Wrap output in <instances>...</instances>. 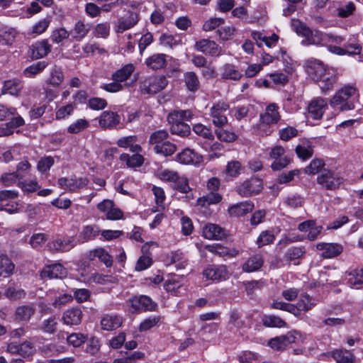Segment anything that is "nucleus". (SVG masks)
I'll list each match as a JSON object with an SVG mask.
<instances>
[{"instance_id":"nucleus-1","label":"nucleus","mask_w":363,"mask_h":363,"mask_svg":"<svg viewBox=\"0 0 363 363\" xmlns=\"http://www.w3.org/2000/svg\"><path fill=\"white\" fill-rule=\"evenodd\" d=\"M307 74L318 82V86L324 94L333 90L337 82V72L333 68L325 65L318 60H309L306 62Z\"/></svg>"},{"instance_id":"nucleus-2","label":"nucleus","mask_w":363,"mask_h":363,"mask_svg":"<svg viewBox=\"0 0 363 363\" xmlns=\"http://www.w3.org/2000/svg\"><path fill=\"white\" fill-rule=\"evenodd\" d=\"M167 84L168 80L164 76H147L140 79L139 89L143 94L152 95L165 89Z\"/></svg>"},{"instance_id":"nucleus-3","label":"nucleus","mask_w":363,"mask_h":363,"mask_svg":"<svg viewBox=\"0 0 363 363\" xmlns=\"http://www.w3.org/2000/svg\"><path fill=\"white\" fill-rule=\"evenodd\" d=\"M357 95V89L352 86H345L339 89L330 101V104L333 108L340 106V110L348 111L354 108L352 103L347 100Z\"/></svg>"},{"instance_id":"nucleus-4","label":"nucleus","mask_w":363,"mask_h":363,"mask_svg":"<svg viewBox=\"0 0 363 363\" xmlns=\"http://www.w3.org/2000/svg\"><path fill=\"white\" fill-rule=\"evenodd\" d=\"M220 180L216 177L210 178L206 184V188L209 191V194L197 200V204L201 206H205L211 204L219 203L222 196L217 192L220 187Z\"/></svg>"},{"instance_id":"nucleus-5","label":"nucleus","mask_w":363,"mask_h":363,"mask_svg":"<svg viewBox=\"0 0 363 363\" xmlns=\"http://www.w3.org/2000/svg\"><path fill=\"white\" fill-rule=\"evenodd\" d=\"M229 108V105L223 101H218L210 108L208 115L215 126L221 128L228 123L227 113Z\"/></svg>"},{"instance_id":"nucleus-6","label":"nucleus","mask_w":363,"mask_h":363,"mask_svg":"<svg viewBox=\"0 0 363 363\" xmlns=\"http://www.w3.org/2000/svg\"><path fill=\"white\" fill-rule=\"evenodd\" d=\"M269 157L273 160L271 168L275 171L285 168L291 162L290 157L286 154L285 149L281 145L272 147Z\"/></svg>"},{"instance_id":"nucleus-7","label":"nucleus","mask_w":363,"mask_h":363,"mask_svg":"<svg viewBox=\"0 0 363 363\" xmlns=\"http://www.w3.org/2000/svg\"><path fill=\"white\" fill-rule=\"evenodd\" d=\"M260 179L252 177L240 183L236 187V192L241 196L250 197L258 194L262 189Z\"/></svg>"},{"instance_id":"nucleus-8","label":"nucleus","mask_w":363,"mask_h":363,"mask_svg":"<svg viewBox=\"0 0 363 363\" xmlns=\"http://www.w3.org/2000/svg\"><path fill=\"white\" fill-rule=\"evenodd\" d=\"M343 179L333 171L324 170L317 177V182L322 188L335 190L342 183Z\"/></svg>"},{"instance_id":"nucleus-9","label":"nucleus","mask_w":363,"mask_h":363,"mask_svg":"<svg viewBox=\"0 0 363 363\" xmlns=\"http://www.w3.org/2000/svg\"><path fill=\"white\" fill-rule=\"evenodd\" d=\"M97 208L108 220H116L123 218V211L109 199H104L97 205Z\"/></svg>"},{"instance_id":"nucleus-10","label":"nucleus","mask_w":363,"mask_h":363,"mask_svg":"<svg viewBox=\"0 0 363 363\" xmlns=\"http://www.w3.org/2000/svg\"><path fill=\"white\" fill-rule=\"evenodd\" d=\"M297 331H290L286 335L272 338L268 342V345L275 350H284L289 345L296 342L299 337Z\"/></svg>"},{"instance_id":"nucleus-11","label":"nucleus","mask_w":363,"mask_h":363,"mask_svg":"<svg viewBox=\"0 0 363 363\" xmlns=\"http://www.w3.org/2000/svg\"><path fill=\"white\" fill-rule=\"evenodd\" d=\"M281 116L279 112V106L277 104L272 103L266 107L264 113L260 115L259 128L262 130V127L276 124L280 120Z\"/></svg>"},{"instance_id":"nucleus-12","label":"nucleus","mask_w":363,"mask_h":363,"mask_svg":"<svg viewBox=\"0 0 363 363\" xmlns=\"http://www.w3.org/2000/svg\"><path fill=\"white\" fill-rule=\"evenodd\" d=\"M194 48L197 51L213 57H218L223 54L222 48L215 41L209 39L196 41Z\"/></svg>"},{"instance_id":"nucleus-13","label":"nucleus","mask_w":363,"mask_h":363,"mask_svg":"<svg viewBox=\"0 0 363 363\" xmlns=\"http://www.w3.org/2000/svg\"><path fill=\"white\" fill-rule=\"evenodd\" d=\"M328 108L325 99L316 97L313 99L308 106V115L315 120L320 119Z\"/></svg>"},{"instance_id":"nucleus-14","label":"nucleus","mask_w":363,"mask_h":363,"mask_svg":"<svg viewBox=\"0 0 363 363\" xmlns=\"http://www.w3.org/2000/svg\"><path fill=\"white\" fill-rule=\"evenodd\" d=\"M164 289L174 296H181L186 291V288L183 284V279L176 275L169 277L164 281Z\"/></svg>"},{"instance_id":"nucleus-15","label":"nucleus","mask_w":363,"mask_h":363,"mask_svg":"<svg viewBox=\"0 0 363 363\" xmlns=\"http://www.w3.org/2000/svg\"><path fill=\"white\" fill-rule=\"evenodd\" d=\"M60 187L64 190L75 191L79 189L83 188L88 184V179L85 177L74 178H60L58 179Z\"/></svg>"},{"instance_id":"nucleus-16","label":"nucleus","mask_w":363,"mask_h":363,"mask_svg":"<svg viewBox=\"0 0 363 363\" xmlns=\"http://www.w3.org/2000/svg\"><path fill=\"white\" fill-rule=\"evenodd\" d=\"M202 235L208 240H222L227 236L225 229L214 223H207L202 228Z\"/></svg>"},{"instance_id":"nucleus-17","label":"nucleus","mask_w":363,"mask_h":363,"mask_svg":"<svg viewBox=\"0 0 363 363\" xmlns=\"http://www.w3.org/2000/svg\"><path fill=\"white\" fill-rule=\"evenodd\" d=\"M139 21V15L135 12H130L128 16L119 19L114 26V30L118 33L134 27Z\"/></svg>"},{"instance_id":"nucleus-18","label":"nucleus","mask_w":363,"mask_h":363,"mask_svg":"<svg viewBox=\"0 0 363 363\" xmlns=\"http://www.w3.org/2000/svg\"><path fill=\"white\" fill-rule=\"evenodd\" d=\"M318 250L322 251L321 256L325 259L335 257L340 255L343 250L341 245L337 243H318L316 245Z\"/></svg>"},{"instance_id":"nucleus-19","label":"nucleus","mask_w":363,"mask_h":363,"mask_svg":"<svg viewBox=\"0 0 363 363\" xmlns=\"http://www.w3.org/2000/svg\"><path fill=\"white\" fill-rule=\"evenodd\" d=\"M75 246L74 238L69 237L64 239H56L49 242L48 247L53 252H67Z\"/></svg>"},{"instance_id":"nucleus-20","label":"nucleus","mask_w":363,"mask_h":363,"mask_svg":"<svg viewBox=\"0 0 363 363\" xmlns=\"http://www.w3.org/2000/svg\"><path fill=\"white\" fill-rule=\"evenodd\" d=\"M67 269L61 264H53L45 267L40 275L43 278L62 279L67 276Z\"/></svg>"},{"instance_id":"nucleus-21","label":"nucleus","mask_w":363,"mask_h":363,"mask_svg":"<svg viewBox=\"0 0 363 363\" xmlns=\"http://www.w3.org/2000/svg\"><path fill=\"white\" fill-rule=\"evenodd\" d=\"M177 160L184 164H199L202 162V157L194 150L186 148L177 154Z\"/></svg>"},{"instance_id":"nucleus-22","label":"nucleus","mask_w":363,"mask_h":363,"mask_svg":"<svg viewBox=\"0 0 363 363\" xmlns=\"http://www.w3.org/2000/svg\"><path fill=\"white\" fill-rule=\"evenodd\" d=\"M23 88V84L21 80L18 79H8L3 83L1 94L17 97L20 96Z\"/></svg>"},{"instance_id":"nucleus-23","label":"nucleus","mask_w":363,"mask_h":363,"mask_svg":"<svg viewBox=\"0 0 363 363\" xmlns=\"http://www.w3.org/2000/svg\"><path fill=\"white\" fill-rule=\"evenodd\" d=\"M116 144L120 147L128 148L130 151L134 153H138L143 150L137 135L122 137L117 140Z\"/></svg>"},{"instance_id":"nucleus-24","label":"nucleus","mask_w":363,"mask_h":363,"mask_svg":"<svg viewBox=\"0 0 363 363\" xmlns=\"http://www.w3.org/2000/svg\"><path fill=\"white\" fill-rule=\"evenodd\" d=\"M83 317V313L80 308L72 307L66 310L62 315V320L67 325H79Z\"/></svg>"},{"instance_id":"nucleus-25","label":"nucleus","mask_w":363,"mask_h":363,"mask_svg":"<svg viewBox=\"0 0 363 363\" xmlns=\"http://www.w3.org/2000/svg\"><path fill=\"white\" fill-rule=\"evenodd\" d=\"M253 209L254 203L250 201H246L230 206L228 213L230 216L241 217L252 212Z\"/></svg>"},{"instance_id":"nucleus-26","label":"nucleus","mask_w":363,"mask_h":363,"mask_svg":"<svg viewBox=\"0 0 363 363\" xmlns=\"http://www.w3.org/2000/svg\"><path fill=\"white\" fill-rule=\"evenodd\" d=\"M101 329L106 331H111L118 328L122 324V318L115 314H106L101 319Z\"/></svg>"},{"instance_id":"nucleus-27","label":"nucleus","mask_w":363,"mask_h":363,"mask_svg":"<svg viewBox=\"0 0 363 363\" xmlns=\"http://www.w3.org/2000/svg\"><path fill=\"white\" fill-rule=\"evenodd\" d=\"M30 56L39 59L46 56L51 50V46L47 40L38 41L30 47Z\"/></svg>"},{"instance_id":"nucleus-28","label":"nucleus","mask_w":363,"mask_h":363,"mask_svg":"<svg viewBox=\"0 0 363 363\" xmlns=\"http://www.w3.org/2000/svg\"><path fill=\"white\" fill-rule=\"evenodd\" d=\"M220 75L223 79L233 81H238L243 76L235 65L229 63H226L220 67Z\"/></svg>"},{"instance_id":"nucleus-29","label":"nucleus","mask_w":363,"mask_h":363,"mask_svg":"<svg viewBox=\"0 0 363 363\" xmlns=\"http://www.w3.org/2000/svg\"><path fill=\"white\" fill-rule=\"evenodd\" d=\"M99 123L103 128H113L120 123V116L113 111H104L99 117Z\"/></svg>"},{"instance_id":"nucleus-30","label":"nucleus","mask_w":363,"mask_h":363,"mask_svg":"<svg viewBox=\"0 0 363 363\" xmlns=\"http://www.w3.org/2000/svg\"><path fill=\"white\" fill-rule=\"evenodd\" d=\"M87 257L89 260H94L97 258L107 267H111L113 264L112 257L104 248L99 247L89 251Z\"/></svg>"},{"instance_id":"nucleus-31","label":"nucleus","mask_w":363,"mask_h":363,"mask_svg":"<svg viewBox=\"0 0 363 363\" xmlns=\"http://www.w3.org/2000/svg\"><path fill=\"white\" fill-rule=\"evenodd\" d=\"M347 285L353 289H359L363 284V269H355L345 275Z\"/></svg>"},{"instance_id":"nucleus-32","label":"nucleus","mask_w":363,"mask_h":363,"mask_svg":"<svg viewBox=\"0 0 363 363\" xmlns=\"http://www.w3.org/2000/svg\"><path fill=\"white\" fill-rule=\"evenodd\" d=\"M135 70V67L133 64H127L114 72L111 75V79L122 84L131 77Z\"/></svg>"},{"instance_id":"nucleus-33","label":"nucleus","mask_w":363,"mask_h":363,"mask_svg":"<svg viewBox=\"0 0 363 363\" xmlns=\"http://www.w3.org/2000/svg\"><path fill=\"white\" fill-rule=\"evenodd\" d=\"M91 29L89 23H85L84 21L78 20L74 25L71 30L72 38L77 41H81L84 39Z\"/></svg>"},{"instance_id":"nucleus-34","label":"nucleus","mask_w":363,"mask_h":363,"mask_svg":"<svg viewBox=\"0 0 363 363\" xmlns=\"http://www.w3.org/2000/svg\"><path fill=\"white\" fill-rule=\"evenodd\" d=\"M226 274V269L223 266L209 267H207L203 272V274L206 278V279L212 281L221 280L225 279Z\"/></svg>"},{"instance_id":"nucleus-35","label":"nucleus","mask_w":363,"mask_h":363,"mask_svg":"<svg viewBox=\"0 0 363 363\" xmlns=\"http://www.w3.org/2000/svg\"><path fill=\"white\" fill-rule=\"evenodd\" d=\"M264 260L260 255H255L248 258L242 264V270L245 272H253L259 270L263 265Z\"/></svg>"},{"instance_id":"nucleus-36","label":"nucleus","mask_w":363,"mask_h":363,"mask_svg":"<svg viewBox=\"0 0 363 363\" xmlns=\"http://www.w3.org/2000/svg\"><path fill=\"white\" fill-rule=\"evenodd\" d=\"M166 57L162 53L154 54L145 60V65L154 70L162 69L166 65Z\"/></svg>"},{"instance_id":"nucleus-37","label":"nucleus","mask_w":363,"mask_h":363,"mask_svg":"<svg viewBox=\"0 0 363 363\" xmlns=\"http://www.w3.org/2000/svg\"><path fill=\"white\" fill-rule=\"evenodd\" d=\"M64 74L62 69L57 67H54L50 72L45 82L48 85L52 87H59L64 82Z\"/></svg>"},{"instance_id":"nucleus-38","label":"nucleus","mask_w":363,"mask_h":363,"mask_svg":"<svg viewBox=\"0 0 363 363\" xmlns=\"http://www.w3.org/2000/svg\"><path fill=\"white\" fill-rule=\"evenodd\" d=\"M296 152L299 158L306 160L313 154V146L308 140H302L296 147Z\"/></svg>"},{"instance_id":"nucleus-39","label":"nucleus","mask_w":363,"mask_h":363,"mask_svg":"<svg viewBox=\"0 0 363 363\" xmlns=\"http://www.w3.org/2000/svg\"><path fill=\"white\" fill-rule=\"evenodd\" d=\"M35 308L33 305H24L16 308V318L20 321L28 322L35 313Z\"/></svg>"},{"instance_id":"nucleus-40","label":"nucleus","mask_w":363,"mask_h":363,"mask_svg":"<svg viewBox=\"0 0 363 363\" xmlns=\"http://www.w3.org/2000/svg\"><path fill=\"white\" fill-rule=\"evenodd\" d=\"M101 233L99 227L96 225H87L82 228L79 238L83 242L95 239Z\"/></svg>"},{"instance_id":"nucleus-41","label":"nucleus","mask_w":363,"mask_h":363,"mask_svg":"<svg viewBox=\"0 0 363 363\" xmlns=\"http://www.w3.org/2000/svg\"><path fill=\"white\" fill-rule=\"evenodd\" d=\"M135 153L133 155H129L126 153H123L120 156V160L123 162H125L128 167L134 168L141 167L144 163L145 159L140 154Z\"/></svg>"},{"instance_id":"nucleus-42","label":"nucleus","mask_w":363,"mask_h":363,"mask_svg":"<svg viewBox=\"0 0 363 363\" xmlns=\"http://www.w3.org/2000/svg\"><path fill=\"white\" fill-rule=\"evenodd\" d=\"M331 355L337 363H354L355 360L354 355L346 350H336L331 353Z\"/></svg>"},{"instance_id":"nucleus-43","label":"nucleus","mask_w":363,"mask_h":363,"mask_svg":"<svg viewBox=\"0 0 363 363\" xmlns=\"http://www.w3.org/2000/svg\"><path fill=\"white\" fill-rule=\"evenodd\" d=\"M178 172L169 169H160L156 173V177L164 182L174 183L178 179Z\"/></svg>"},{"instance_id":"nucleus-44","label":"nucleus","mask_w":363,"mask_h":363,"mask_svg":"<svg viewBox=\"0 0 363 363\" xmlns=\"http://www.w3.org/2000/svg\"><path fill=\"white\" fill-rule=\"evenodd\" d=\"M18 35V32L13 28H5L0 31V38L6 45H11Z\"/></svg>"},{"instance_id":"nucleus-45","label":"nucleus","mask_w":363,"mask_h":363,"mask_svg":"<svg viewBox=\"0 0 363 363\" xmlns=\"http://www.w3.org/2000/svg\"><path fill=\"white\" fill-rule=\"evenodd\" d=\"M316 304L317 301L306 294L301 295L300 299L297 303L298 309L303 311H308L311 310Z\"/></svg>"},{"instance_id":"nucleus-46","label":"nucleus","mask_w":363,"mask_h":363,"mask_svg":"<svg viewBox=\"0 0 363 363\" xmlns=\"http://www.w3.org/2000/svg\"><path fill=\"white\" fill-rule=\"evenodd\" d=\"M325 34L319 30H311V33L306 37V41L311 45H324L325 41Z\"/></svg>"},{"instance_id":"nucleus-47","label":"nucleus","mask_w":363,"mask_h":363,"mask_svg":"<svg viewBox=\"0 0 363 363\" xmlns=\"http://www.w3.org/2000/svg\"><path fill=\"white\" fill-rule=\"evenodd\" d=\"M154 150L156 153L162 154L164 156H169L174 154L177 150L176 145L169 141H164L161 144L155 146Z\"/></svg>"},{"instance_id":"nucleus-48","label":"nucleus","mask_w":363,"mask_h":363,"mask_svg":"<svg viewBox=\"0 0 363 363\" xmlns=\"http://www.w3.org/2000/svg\"><path fill=\"white\" fill-rule=\"evenodd\" d=\"M242 164L239 161L232 160L228 162L224 173L227 177L235 178L241 172Z\"/></svg>"},{"instance_id":"nucleus-49","label":"nucleus","mask_w":363,"mask_h":363,"mask_svg":"<svg viewBox=\"0 0 363 363\" xmlns=\"http://www.w3.org/2000/svg\"><path fill=\"white\" fill-rule=\"evenodd\" d=\"M14 269V264L6 256H0V276H10Z\"/></svg>"},{"instance_id":"nucleus-50","label":"nucleus","mask_w":363,"mask_h":363,"mask_svg":"<svg viewBox=\"0 0 363 363\" xmlns=\"http://www.w3.org/2000/svg\"><path fill=\"white\" fill-rule=\"evenodd\" d=\"M47 65V63L44 61L38 62L26 68L23 72L24 74L27 77H33L43 72Z\"/></svg>"},{"instance_id":"nucleus-51","label":"nucleus","mask_w":363,"mask_h":363,"mask_svg":"<svg viewBox=\"0 0 363 363\" xmlns=\"http://www.w3.org/2000/svg\"><path fill=\"white\" fill-rule=\"evenodd\" d=\"M291 27L298 35H301L305 38L311 33V29L298 19L294 18L291 20Z\"/></svg>"},{"instance_id":"nucleus-52","label":"nucleus","mask_w":363,"mask_h":363,"mask_svg":"<svg viewBox=\"0 0 363 363\" xmlns=\"http://www.w3.org/2000/svg\"><path fill=\"white\" fill-rule=\"evenodd\" d=\"M184 81L187 89L191 91H195L199 87V79L193 72H189L184 74Z\"/></svg>"},{"instance_id":"nucleus-53","label":"nucleus","mask_w":363,"mask_h":363,"mask_svg":"<svg viewBox=\"0 0 363 363\" xmlns=\"http://www.w3.org/2000/svg\"><path fill=\"white\" fill-rule=\"evenodd\" d=\"M89 126V122L84 118L77 120L67 128L69 133L76 134L82 132Z\"/></svg>"},{"instance_id":"nucleus-54","label":"nucleus","mask_w":363,"mask_h":363,"mask_svg":"<svg viewBox=\"0 0 363 363\" xmlns=\"http://www.w3.org/2000/svg\"><path fill=\"white\" fill-rule=\"evenodd\" d=\"M4 295L6 297H7L9 299H20L25 296V292L23 289H20L19 287L14 286V285H10L8 286V288L4 291Z\"/></svg>"},{"instance_id":"nucleus-55","label":"nucleus","mask_w":363,"mask_h":363,"mask_svg":"<svg viewBox=\"0 0 363 363\" xmlns=\"http://www.w3.org/2000/svg\"><path fill=\"white\" fill-rule=\"evenodd\" d=\"M170 130L172 134L182 137L187 136L191 132L190 126L185 123L172 124Z\"/></svg>"},{"instance_id":"nucleus-56","label":"nucleus","mask_w":363,"mask_h":363,"mask_svg":"<svg viewBox=\"0 0 363 363\" xmlns=\"http://www.w3.org/2000/svg\"><path fill=\"white\" fill-rule=\"evenodd\" d=\"M172 188L184 194L191 191L188 179L185 177H180L179 174L178 175V179L173 183Z\"/></svg>"},{"instance_id":"nucleus-57","label":"nucleus","mask_w":363,"mask_h":363,"mask_svg":"<svg viewBox=\"0 0 363 363\" xmlns=\"http://www.w3.org/2000/svg\"><path fill=\"white\" fill-rule=\"evenodd\" d=\"M259 359V354L251 351H243L238 355V360L240 363H253Z\"/></svg>"},{"instance_id":"nucleus-58","label":"nucleus","mask_w":363,"mask_h":363,"mask_svg":"<svg viewBox=\"0 0 363 363\" xmlns=\"http://www.w3.org/2000/svg\"><path fill=\"white\" fill-rule=\"evenodd\" d=\"M216 135L220 141L225 143H232L238 138L237 135L234 132L222 128L216 130Z\"/></svg>"},{"instance_id":"nucleus-59","label":"nucleus","mask_w":363,"mask_h":363,"mask_svg":"<svg viewBox=\"0 0 363 363\" xmlns=\"http://www.w3.org/2000/svg\"><path fill=\"white\" fill-rule=\"evenodd\" d=\"M193 130L196 134L206 139L213 140L214 138L211 128L201 123L195 124L193 126Z\"/></svg>"},{"instance_id":"nucleus-60","label":"nucleus","mask_w":363,"mask_h":363,"mask_svg":"<svg viewBox=\"0 0 363 363\" xmlns=\"http://www.w3.org/2000/svg\"><path fill=\"white\" fill-rule=\"evenodd\" d=\"M69 35V33L68 30L64 28H59L52 31L50 38L53 43L58 44L67 39Z\"/></svg>"},{"instance_id":"nucleus-61","label":"nucleus","mask_w":363,"mask_h":363,"mask_svg":"<svg viewBox=\"0 0 363 363\" xmlns=\"http://www.w3.org/2000/svg\"><path fill=\"white\" fill-rule=\"evenodd\" d=\"M54 159L51 156L42 157L38 162L37 169L41 173H45L50 170L54 164Z\"/></svg>"},{"instance_id":"nucleus-62","label":"nucleus","mask_w":363,"mask_h":363,"mask_svg":"<svg viewBox=\"0 0 363 363\" xmlns=\"http://www.w3.org/2000/svg\"><path fill=\"white\" fill-rule=\"evenodd\" d=\"M263 323L267 327H277L282 328L284 327L286 323L280 318L276 315H267L263 318Z\"/></svg>"},{"instance_id":"nucleus-63","label":"nucleus","mask_w":363,"mask_h":363,"mask_svg":"<svg viewBox=\"0 0 363 363\" xmlns=\"http://www.w3.org/2000/svg\"><path fill=\"white\" fill-rule=\"evenodd\" d=\"M274 240V235L269 231H263L260 233L257 239L256 243L258 247H263L266 245H269L273 242Z\"/></svg>"},{"instance_id":"nucleus-64","label":"nucleus","mask_w":363,"mask_h":363,"mask_svg":"<svg viewBox=\"0 0 363 363\" xmlns=\"http://www.w3.org/2000/svg\"><path fill=\"white\" fill-rule=\"evenodd\" d=\"M94 35L97 38H106L109 35L110 25L108 23H101L96 26L94 28Z\"/></svg>"}]
</instances>
